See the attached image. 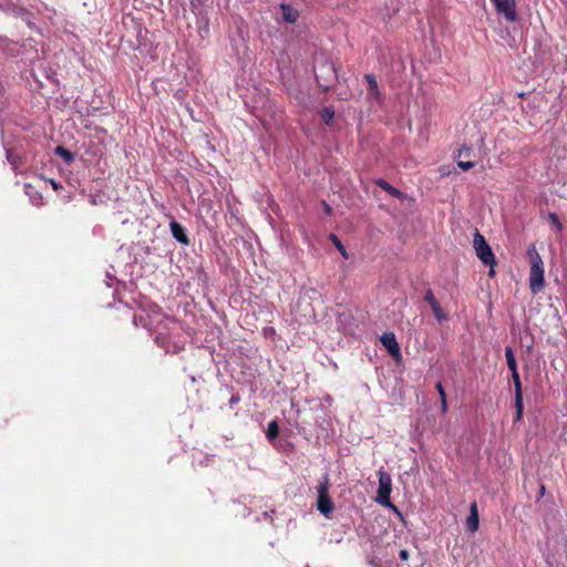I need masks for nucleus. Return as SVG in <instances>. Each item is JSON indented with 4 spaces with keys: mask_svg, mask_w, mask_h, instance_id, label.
Listing matches in <instances>:
<instances>
[{
    "mask_svg": "<svg viewBox=\"0 0 567 567\" xmlns=\"http://www.w3.org/2000/svg\"><path fill=\"white\" fill-rule=\"evenodd\" d=\"M526 254L530 264L529 288L533 295H537L545 287L544 262L535 244L528 246Z\"/></svg>",
    "mask_w": 567,
    "mask_h": 567,
    "instance_id": "obj_1",
    "label": "nucleus"
},
{
    "mask_svg": "<svg viewBox=\"0 0 567 567\" xmlns=\"http://www.w3.org/2000/svg\"><path fill=\"white\" fill-rule=\"evenodd\" d=\"M473 247L475 249L477 258L487 267H489L488 276L492 278L495 276V266L497 265L495 255L486 241L485 237L475 229L473 238Z\"/></svg>",
    "mask_w": 567,
    "mask_h": 567,
    "instance_id": "obj_2",
    "label": "nucleus"
},
{
    "mask_svg": "<svg viewBox=\"0 0 567 567\" xmlns=\"http://www.w3.org/2000/svg\"><path fill=\"white\" fill-rule=\"evenodd\" d=\"M329 477L326 475L317 487V509L326 517H329L334 508L331 497L329 495Z\"/></svg>",
    "mask_w": 567,
    "mask_h": 567,
    "instance_id": "obj_3",
    "label": "nucleus"
},
{
    "mask_svg": "<svg viewBox=\"0 0 567 567\" xmlns=\"http://www.w3.org/2000/svg\"><path fill=\"white\" fill-rule=\"evenodd\" d=\"M392 492V478L390 474L384 471L379 472V488L377 492L375 501L386 507L395 508L391 503L390 495Z\"/></svg>",
    "mask_w": 567,
    "mask_h": 567,
    "instance_id": "obj_4",
    "label": "nucleus"
},
{
    "mask_svg": "<svg viewBox=\"0 0 567 567\" xmlns=\"http://www.w3.org/2000/svg\"><path fill=\"white\" fill-rule=\"evenodd\" d=\"M492 2L497 13L503 14L507 21L514 22L517 20L515 0H492Z\"/></svg>",
    "mask_w": 567,
    "mask_h": 567,
    "instance_id": "obj_5",
    "label": "nucleus"
},
{
    "mask_svg": "<svg viewBox=\"0 0 567 567\" xmlns=\"http://www.w3.org/2000/svg\"><path fill=\"white\" fill-rule=\"evenodd\" d=\"M512 380L515 388V421H520L523 417V389L518 371L512 372Z\"/></svg>",
    "mask_w": 567,
    "mask_h": 567,
    "instance_id": "obj_6",
    "label": "nucleus"
},
{
    "mask_svg": "<svg viewBox=\"0 0 567 567\" xmlns=\"http://www.w3.org/2000/svg\"><path fill=\"white\" fill-rule=\"evenodd\" d=\"M380 340H381L382 344L384 346V348L388 350V352L392 357H394V358L401 357L400 346L395 339L394 333L385 332L382 334Z\"/></svg>",
    "mask_w": 567,
    "mask_h": 567,
    "instance_id": "obj_7",
    "label": "nucleus"
},
{
    "mask_svg": "<svg viewBox=\"0 0 567 567\" xmlns=\"http://www.w3.org/2000/svg\"><path fill=\"white\" fill-rule=\"evenodd\" d=\"M169 228L173 237L183 245L189 244V238L187 236L186 229L177 221L173 220L169 223Z\"/></svg>",
    "mask_w": 567,
    "mask_h": 567,
    "instance_id": "obj_8",
    "label": "nucleus"
},
{
    "mask_svg": "<svg viewBox=\"0 0 567 567\" xmlns=\"http://www.w3.org/2000/svg\"><path fill=\"white\" fill-rule=\"evenodd\" d=\"M480 518L476 502H473L470 506V515L466 519V529L474 533L478 529Z\"/></svg>",
    "mask_w": 567,
    "mask_h": 567,
    "instance_id": "obj_9",
    "label": "nucleus"
},
{
    "mask_svg": "<svg viewBox=\"0 0 567 567\" xmlns=\"http://www.w3.org/2000/svg\"><path fill=\"white\" fill-rule=\"evenodd\" d=\"M280 10L282 19L288 23H295L299 19V11L292 8L290 4L281 3Z\"/></svg>",
    "mask_w": 567,
    "mask_h": 567,
    "instance_id": "obj_10",
    "label": "nucleus"
},
{
    "mask_svg": "<svg viewBox=\"0 0 567 567\" xmlns=\"http://www.w3.org/2000/svg\"><path fill=\"white\" fill-rule=\"evenodd\" d=\"M375 184L381 188L383 189L384 192H386L389 195L398 198V199H403L405 198V194L402 193L400 189L395 188L394 186H392L391 184H389L386 181L380 178V179H377L375 181Z\"/></svg>",
    "mask_w": 567,
    "mask_h": 567,
    "instance_id": "obj_11",
    "label": "nucleus"
},
{
    "mask_svg": "<svg viewBox=\"0 0 567 567\" xmlns=\"http://www.w3.org/2000/svg\"><path fill=\"white\" fill-rule=\"evenodd\" d=\"M365 80L369 85V94L378 99L380 96V91L375 76L373 74H367Z\"/></svg>",
    "mask_w": 567,
    "mask_h": 567,
    "instance_id": "obj_12",
    "label": "nucleus"
},
{
    "mask_svg": "<svg viewBox=\"0 0 567 567\" xmlns=\"http://www.w3.org/2000/svg\"><path fill=\"white\" fill-rule=\"evenodd\" d=\"M505 358L507 367L511 370V373L518 371L514 351L511 347L505 348Z\"/></svg>",
    "mask_w": 567,
    "mask_h": 567,
    "instance_id": "obj_13",
    "label": "nucleus"
},
{
    "mask_svg": "<svg viewBox=\"0 0 567 567\" xmlns=\"http://www.w3.org/2000/svg\"><path fill=\"white\" fill-rule=\"evenodd\" d=\"M278 435H279V425H278L277 421L269 422L267 432H266L267 439L271 442L275 439H277Z\"/></svg>",
    "mask_w": 567,
    "mask_h": 567,
    "instance_id": "obj_14",
    "label": "nucleus"
},
{
    "mask_svg": "<svg viewBox=\"0 0 567 567\" xmlns=\"http://www.w3.org/2000/svg\"><path fill=\"white\" fill-rule=\"evenodd\" d=\"M55 154L61 156L68 164H70L74 159L73 153L63 146H56Z\"/></svg>",
    "mask_w": 567,
    "mask_h": 567,
    "instance_id": "obj_15",
    "label": "nucleus"
},
{
    "mask_svg": "<svg viewBox=\"0 0 567 567\" xmlns=\"http://www.w3.org/2000/svg\"><path fill=\"white\" fill-rule=\"evenodd\" d=\"M431 309H432L433 315H434V317L436 318L437 321H443V320L447 319L446 313L443 311V309L441 308L439 302L432 305Z\"/></svg>",
    "mask_w": 567,
    "mask_h": 567,
    "instance_id": "obj_16",
    "label": "nucleus"
},
{
    "mask_svg": "<svg viewBox=\"0 0 567 567\" xmlns=\"http://www.w3.org/2000/svg\"><path fill=\"white\" fill-rule=\"evenodd\" d=\"M547 219L556 228L557 231L563 230V224L560 223L556 213H549Z\"/></svg>",
    "mask_w": 567,
    "mask_h": 567,
    "instance_id": "obj_17",
    "label": "nucleus"
},
{
    "mask_svg": "<svg viewBox=\"0 0 567 567\" xmlns=\"http://www.w3.org/2000/svg\"><path fill=\"white\" fill-rule=\"evenodd\" d=\"M330 238L331 240L334 243L336 247L338 248V250L340 251V254L344 257V258H348V254H347V250L344 248V246L342 245V243L339 240V238L336 236V235H330Z\"/></svg>",
    "mask_w": 567,
    "mask_h": 567,
    "instance_id": "obj_18",
    "label": "nucleus"
},
{
    "mask_svg": "<svg viewBox=\"0 0 567 567\" xmlns=\"http://www.w3.org/2000/svg\"><path fill=\"white\" fill-rule=\"evenodd\" d=\"M334 116V111L330 107H324L322 112V120L328 124Z\"/></svg>",
    "mask_w": 567,
    "mask_h": 567,
    "instance_id": "obj_19",
    "label": "nucleus"
},
{
    "mask_svg": "<svg viewBox=\"0 0 567 567\" xmlns=\"http://www.w3.org/2000/svg\"><path fill=\"white\" fill-rule=\"evenodd\" d=\"M424 301H426L430 306L439 302L431 289H427L424 293Z\"/></svg>",
    "mask_w": 567,
    "mask_h": 567,
    "instance_id": "obj_20",
    "label": "nucleus"
},
{
    "mask_svg": "<svg viewBox=\"0 0 567 567\" xmlns=\"http://www.w3.org/2000/svg\"><path fill=\"white\" fill-rule=\"evenodd\" d=\"M457 166L463 169V171H468L471 168H473L475 166V162H471V161H467V162H464V161H458L457 162Z\"/></svg>",
    "mask_w": 567,
    "mask_h": 567,
    "instance_id": "obj_21",
    "label": "nucleus"
},
{
    "mask_svg": "<svg viewBox=\"0 0 567 567\" xmlns=\"http://www.w3.org/2000/svg\"><path fill=\"white\" fill-rule=\"evenodd\" d=\"M435 389L439 392L440 399H444V396H446L445 390L441 381L435 384Z\"/></svg>",
    "mask_w": 567,
    "mask_h": 567,
    "instance_id": "obj_22",
    "label": "nucleus"
},
{
    "mask_svg": "<svg viewBox=\"0 0 567 567\" xmlns=\"http://www.w3.org/2000/svg\"><path fill=\"white\" fill-rule=\"evenodd\" d=\"M399 557H400L401 560H408L409 557H410V554H409V551L406 549H402L399 553Z\"/></svg>",
    "mask_w": 567,
    "mask_h": 567,
    "instance_id": "obj_23",
    "label": "nucleus"
},
{
    "mask_svg": "<svg viewBox=\"0 0 567 567\" xmlns=\"http://www.w3.org/2000/svg\"><path fill=\"white\" fill-rule=\"evenodd\" d=\"M441 400V410H442V413H446L447 411V401H446V396H444V399H440Z\"/></svg>",
    "mask_w": 567,
    "mask_h": 567,
    "instance_id": "obj_24",
    "label": "nucleus"
},
{
    "mask_svg": "<svg viewBox=\"0 0 567 567\" xmlns=\"http://www.w3.org/2000/svg\"><path fill=\"white\" fill-rule=\"evenodd\" d=\"M471 148L467 147V146H463L461 150H460V153H458V156H467L468 153H470Z\"/></svg>",
    "mask_w": 567,
    "mask_h": 567,
    "instance_id": "obj_25",
    "label": "nucleus"
},
{
    "mask_svg": "<svg viewBox=\"0 0 567 567\" xmlns=\"http://www.w3.org/2000/svg\"><path fill=\"white\" fill-rule=\"evenodd\" d=\"M322 204H323L324 212L327 214H330L331 213V207L326 202H323Z\"/></svg>",
    "mask_w": 567,
    "mask_h": 567,
    "instance_id": "obj_26",
    "label": "nucleus"
},
{
    "mask_svg": "<svg viewBox=\"0 0 567 567\" xmlns=\"http://www.w3.org/2000/svg\"><path fill=\"white\" fill-rule=\"evenodd\" d=\"M239 402V396L238 395H233L231 399H230V404H235V403H238Z\"/></svg>",
    "mask_w": 567,
    "mask_h": 567,
    "instance_id": "obj_27",
    "label": "nucleus"
},
{
    "mask_svg": "<svg viewBox=\"0 0 567 567\" xmlns=\"http://www.w3.org/2000/svg\"><path fill=\"white\" fill-rule=\"evenodd\" d=\"M539 492H540V495L544 496V494H545V486L544 485L540 486V491Z\"/></svg>",
    "mask_w": 567,
    "mask_h": 567,
    "instance_id": "obj_28",
    "label": "nucleus"
}]
</instances>
